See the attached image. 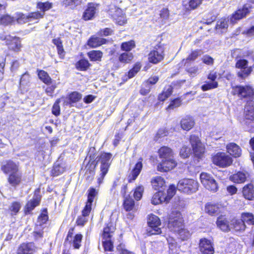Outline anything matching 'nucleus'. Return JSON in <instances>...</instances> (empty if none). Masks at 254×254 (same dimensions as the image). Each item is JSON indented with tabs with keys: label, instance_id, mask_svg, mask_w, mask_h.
Wrapping results in <instances>:
<instances>
[{
	"label": "nucleus",
	"instance_id": "nucleus-59",
	"mask_svg": "<svg viewBox=\"0 0 254 254\" xmlns=\"http://www.w3.org/2000/svg\"><path fill=\"white\" fill-rule=\"evenodd\" d=\"M63 4L65 6H70L73 8L79 3V0H63Z\"/></svg>",
	"mask_w": 254,
	"mask_h": 254
},
{
	"label": "nucleus",
	"instance_id": "nucleus-44",
	"mask_svg": "<svg viewBox=\"0 0 254 254\" xmlns=\"http://www.w3.org/2000/svg\"><path fill=\"white\" fill-rule=\"evenodd\" d=\"M90 65L89 62L85 59L81 60L76 64V67L80 70H87Z\"/></svg>",
	"mask_w": 254,
	"mask_h": 254
},
{
	"label": "nucleus",
	"instance_id": "nucleus-17",
	"mask_svg": "<svg viewBox=\"0 0 254 254\" xmlns=\"http://www.w3.org/2000/svg\"><path fill=\"white\" fill-rule=\"evenodd\" d=\"M1 170L5 174L8 175L20 171L18 165L10 160L3 163L1 166Z\"/></svg>",
	"mask_w": 254,
	"mask_h": 254
},
{
	"label": "nucleus",
	"instance_id": "nucleus-36",
	"mask_svg": "<svg viewBox=\"0 0 254 254\" xmlns=\"http://www.w3.org/2000/svg\"><path fill=\"white\" fill-rule=\"evenodd\" d=\"M151 183L155 190H159L160 189L162 188L164 186L165 181L163 178L157 176L152 179Z\"/></svg>",
	"mask_w": 254,
	"mask_h": 254
},
{
	"label": "nucleus",
	"instance_id": "nucleus-24",
	"mask_svg": "<svg viewBox=\"0 0 254 254\" xmlns=\"http://www.w3.org/2000/svg\"><path fill=\"white\" fill-rule=\"evenodd\" d=\"M95 151V148H90L89 151L88 156H89L90 160H89L88 163L87 164L85 169L86 172L89 171V174L91 176L94 175V170L95 168V160L96 156L93 154Z\"/></svg>",
	"mask_w": 254,
	"mask_h": 254
},
{
	"label": "nucleus",
	"instance_id": "nucleus-5",
	"mask_svg": "<svg viewBox=\"0 0 254 254\" xmlns=\"http://www.w3.org/2000/svg\"><path fill=\"white\" fill-rule=\"evenodd\" d=\"M235 66L240 69L237 72L238 77L242 80L246 79L252 73L253 68L248 66V62L246 60L240 59L237 61Z\"/></svg>",
	"mask_w": 254,
	"mask_h": 254
},
{
	"label": "nucleus",
	"instance_id": "nucleus-57",
	"mask_svg": "<svg viewBox=\"0 0 254 254\" xmlns=\"http://www.w3.org/2000/svg\"><path fill=\"white\" fill-rule=\"evenodd\" d=\"M82 239V236L81 234H76L73 240V246L75 249H79L80 247V243Z\"/></svg>",
	"mask_w": 254,
	"mask_h": 254
},
{
	"label": "nucleus",
	"instance_id": "nucleus-35",
	"mask_svg": "<svg viewBox=\"0 0 254 254\" xmlns=\"http://www.w3.org/2000/svg\"><path fill=\"white\" fill-rule=\"evenodd\" d=\"M60 105L65 107L69 106V103L68 102L67 98H61L56 101L53 106L52 111H60Z\"/></svg>",
	"mask_w": 254,
	"mask_h": 254
},
{
	"label": "nucleus",
	"instance_id": "nucleus-64",
	"mask_svg": "<svg viewBox=\"0 0 254 254\" xmlns=\"http://www.w3.org/2000/svg\"><path fill=\"white\" fill-rule=\"evenodd\" d=\"M167 240L169 249L173 251L176 248L177 245L176 240L172 237H169Z\"/></svg>",
	"mask_w": 254,
	"mask_h": 254
},
{
	"label": "nucleus",
	"instance_id": "nucleus-40",
	"mask_svg": "<svg viewBox=\"0 0 254 254\" xmlns=\"http://www.w3.org/2000/svg\"><path fill=\"white\" fill-rule=\"evenodd\" d=\"M52 6V3L48 1L45 2H38L37 3L36 7L40 10V11H39L40 12H43V16H44L45 11L51 8Z\"/></svg>",
	"mask_w": 254,
	"mask_h": 254
},
{
	"label": "nucleus",
	"instance_id": "nucleus-18",
	"mask_svg": "<svg viewBox=\"0 0 254 254\" xmlns=\"http://www.w3.org/2000/svg\"><path fill=\"white\" fill-rule=\"evenodd\" d=\"M177 165L173 159L162 160L157 167L158 170L160 172H168L174 168Z\"/></svg>",
	"mask_w": 254,
	"mask_h": 254
},
{
	"label": "nucleus",
	"instance_id": "nucleus-52",
	"mask_svg": "<svg viewBox=\"0 0 254 254\" xmlns=\"http://www.w3.org/2000/svg\"><path fill=\"white\" fill-rule=\"evenodd\" d=\"M38 74L39 78L44 83L48 84L51 82V79L46 71L40 70Z\"/></svg>",
	"mask_w": 254,
	"mask_h": 254
},
{
	"label": "nucleus",
	"instance_id": "nucleus-32",
	"mask_svg": "<svg viewBox=\"0 0 254 254\" xmlns=\"http://www.w3.org/2000/svg\"><path fill=\"white\" fill-rule=\"evenodd\" d=\"M142 168V164L141 161L137 162L132 170L130 175L129 176V182H131L135 180L137 176L139 175L140 171Z\"/></svg>",
	"mask_w": 254,
	"mask_h": 254
},
{
	"label": "nucleus",
	"instance_id": "nucleus-25",
	"mask_svg": "<svg viewBox=\"0 0 254 254\" xmlns=\"http://www.w3.org/2000/svg\"><path fill=\"white\" fill-rule=\"evenodd\" d=\"M249 177V174L247 172H238V173L233 174L230 176V180L235 183H244L247 178Z\"/></svg>",
	"mask_w": 254,
	"mask_h": 254
},
{
	"label": "nucleus",
	"instance_id": "nucleus-26",
	"mask_svg": "<svg viewBox=\"0 0 254 254\" xmlns=\"http://www.w3.org/2000/svg\"><path fill=\"white\" fill-rule=\"evenodd\" d=\"M107 40L93 36L87 41V45L92 48H95L106 43Z\"/></svg>",
	"mask_w": 254,
	"mask_h": 254
},
{
	"label": "nucleus",
	"instance_id": "nucleus-46",
	"mask_svg": "<svg viewBox=\"0 0 254 254\" xmlns=\"http://www.w3.org/2000/svg\"><path fill=\"white\" fill-rule=\"evenodd\" d=\"M132 59L133 55L131 53H124L122 54L119 58L120 62L123 63H128Z\"/></svg>",
	"mask_w": 254,
	"mask_h": 254
},
{
	"label": "nucleus",
	"instance_id": "nucleus-56",
	"mask_svg": "<svg viewBox=\"0 0 254 254\" xmlns=\"http://www.w3.org/2000/svg\"><path fill=\"white\" fill-rule=\"evenodd\" d=\"M141 65L140 63H136L133 67L129 71L128 76L129 78L133 77L140 70Z\"/></svg>",
	"mask_w": 254,
	"mask_h": 254
},
{
	"label": "nucleus",
	"instance_id": "nucleus-37",
	"mask_svg": "<svg viewBox=\"0 0 254 254\" xmlns=\"http://www.w3.org/2000/svg\"><path fill=\"white\" fill-rule=\"evenodd\" d=\"M87 55L91 61H101L103 53L100 51L93 50L88 52Z\"/></svg>",
	"mask_w": 254,
	"mask_h": 254
},
{
	"label": "nucleus",
	"instance_id": "nucleus-12",
	"mask_svg": "<svg viewBox=\"0 0 254 254\" xmlns=\"http://www.w3.org/2000/svg\"><path fill=\"white\" fill-rule=\"evenodd\" d=\"M108 12L118 24L123 25L126 23V17L121 8L113 6L109 10Z\"/></svg>",
	"mask_w": 254,
	"mask_h": 254
},
{
	"label": "nucleus",
	"instance_id": "nucleus-33",
	"mask_svg": "<svg viewBox=\"0 0 254 254\" xmlns=\"http://www.w3.org/2000/svg\"><path fill=\"white\" fill-rule=\"evenodd\" d=\"M217 226L220 228L223 231H227L230 230V227L228 221L223 216L219 217L217 220Z\"/></svg>",
	"mask_w": 254,
	"mask_h": 254
},
{
	"label": "nucleus",
	"instance_id": "nucleus-60",
	"mask_svg": "<svg viewBox=\"0 0 254 254\" xmlns=\"http://www.w3.org/2000/svg\"><path fill=\"white\" fill-rule=\"evenodd\" d=\"M176 191V187L174 185H171L167 190V195L165 194V197H167V199L166 200V202L174 195Z\"/></svg>",
	"mask_w": 254,
	"mask_h": 254
},
{
	"label": "nucleus",
	"instance_id": "nucleus-42",
	"mask_svg": "<svg viewBox=\"0 0 254 254\" xmlns=\"http://www.w3.org/2000/svg\"><path fill=\"white\" fill-rule=\"evenodd\" d=\"M219 210L218 205L212 203H207L205 205V211L210 215L217 213Z\"/></svg>",
	"mask_w": 254,
	"mask_h": 254
},
{
	"label": "nucleus",
	"instance_id": "nucleus-23",
	"mask_svg": "<svg viewBox=\"0 0 254 254\" xmlns=\"http://www.w3.org/2000/svg\"><path fill=\"white\" fill-rule=\"evenodd\" d=\"M98 191L94 188H90L88 190L87 201L84 207V213H87L89 212V209H92V205L93 200L97 195Z\"/></svg>",
	"mask_w": 254,
	"mask_h": 254
},
{
	"label": "nucleus",
	"instance_id": "nucleus-30",
	"mask_svg": "<svg viewBox=\"0 0 254 254\" xmlns=\"http://www.w3.org/2000/svg\"><path fill=\"white\" fill-rule=\"evenodd\" d=\"M194 125V122L193 119L190 117L183 118L181 122V127L184 130H190Z\"/></svg>",
	"mask_w": 254,
	"mask_h": 254
},
{
	"label": "nucleus",
	"instance_id": "nucleus-27",
	"mask_svg": "<svg viewBox=\"0 0 254 254\" xmlns=\"http://www.w3.org/2000/svg\"><path fill=\"white\" fill-rule=\"evenodd\" d=\"M230 226L236 231L243 232L245 230L246 226L244 223L242 218H234L231 221Z\"/></svg>",
	"mask_w": 254,
	"mask_h": 254
},
{
	"label": "nucleus",
	"instance_id": "nucleus-34",
	"mask_svg": "<svg viewBox=\"0 0 254 254\" xmlns=\"http://www.w3.org/2000/svg\"><path fill=\"white\" fill-rule=\"evenodd\" d=\"M173 87L171 85L166 86L162 93L158 95V99L160 101H164L168 98L173 92Z\"/></svg>",
	"mask_w": 254,
	"mask_h": 254
},
{
	"label": "nucleus",
	"instance_id": "nucleus-63",
	"mask_svg": "<svg viewBox=\"0 0 254 254\" xmlns=\"http://www.w3.org/2000/svg\"><path fill=\"white\" fill-rule=\"evenodd\" d=\"M48 219L47 211L43 212L38 218V222L41 225L45 224Z\"/></svg>",
	"mask_w": 254,
	"mask_h": 254
},
{
	"label": "nucleus",
	"instance_id": "nucleus-39",
	"mask_svg": "<svg viewBox=\"0 0 254 254\" xmlns=\"http://www.w3.org/2000/svg\"><path fill=\"white\" fill-rule=\"evenodd\" d=\"M40 199L38 197L33 198V199L28 201L25 206L26 213H29L32 211L36 206L39 204Z\"/></svg>",
	"mask_w": 254,
	"mask_h": 254
},
{
	"label": "nucleus",
	"instance_id": "nucleus-13",
	"mask_svg": "<svg viewBox=\"0 0 254 254\" xmlns=\"http://www.w3.org/2000/svg\"><path fill=\"white\" fill-rule=\"evenodd\" d=\"M0 39L5 41L6 44L10 50L18 51L21 48V42L19 38L10 35L1 36Z\"/></svg>",
	"mask_w": 254,
	"mask_h": 254
},
{
	"label": "nucleus",
	"instance_id": "nucleus-19",
	"mask_svg": "<svg viewBox=\"0 0 254 254\" xmlns=\"http://www.w3.org/2000/svg\"><path fill=\"white\" fill-rule=\"evenodd\" d=\"M250 6L249 4H245L242 9H239L232 15L230 18L232 23H234L237 20L244 17L250 12Z\"/></svg>",
	"mask_w": 254,
	"mask_h": 254
},
{
	"label": "nucleus",
	"instance_id": "nucleus-10",
	"mask_svg": "<svg viewBox=\"0 0 254 254\" xmlns=\"http://www.w3.org/2000/svg\"><path fill=\"white\" fill-rule=\"evenodd\" d=\"M202 184L208 190L215 192L218 190V185L215 180L209 174L202 173L200 175Z\"/></svg>",
	"mask_w": 254,
	"mask_h": 254
},
{
	"label": "nucleus",
	"instance_id": "nucleus-58",
	"mask_svg": "<svg viewBox=\"0 0 254 254\" xmlns=\"http://www.w3.org/2000/svg\"><path fill=\"white\" fill-rule=\"evenodd\" d=\"M190 154V149L187 146H184L180 150V155L183 158L188 157Z\"/></svg>",
	"mask_w": 254,
	"mask_h": 254
},
{
	"label": "nucleus",
	"instance_id": "nucleus-9",
	"mask_svg": "<svg viewBox=\"0 0 254 254\" xmlns=\"http://www.w3.org/2000/svg\"><path fill=\"white\" fill-rule=\"evenodd\" d=\"M190 141L194 155L198 158H201L204 153L205 147L199 137L194 135H190Z\"/></svg>",
	"mask_w": 254,
	"mask_h": 254
},
{
	"label": "nucleus",
	"instance_id": "nucleus-55",
	"mask_svg": "<svg viewBox=\"0 0 254 254\" xmlns=\"http://www.w3.org/2000/svg\"><path fill=\"white\" fill-rule=\"evenodd\" d=\"M20 204L18 202H14L9 206V210L12 215L16 214L20 210Z\"/></svg>",
	"mask_w": 254,
	"mask_h": 254
},
{
	"label": "nucleus",
	"instance_id": "nucleus-6",
	"mask_svg": "<svg viewBox=\"0 0 254 254\" xmlns=\"http://www.w3.org/2000/svg\"><path fill=\"white\" fill-rule=\"evenodd\" d=\"M115 230V228L112 224H108L106 227L104 228L103 238L104 241L103 242V245L106 251H112L113 250V246L111 238Z\"/></svg>",
	"mask_w": 254,
	"mask_h": 254
},
{
	"label": "nucleus",
	"instance_id": "nucleus-41",
	"mask_svg": "<svg viewBox=\"0 0 254 254\" xmlns=\"http://www.w3.org/2000/svg\"><path fill=\"white\" fill-rule=\"evenodd\" d=\"M91 208L89 209V212L87 213H84V208L82 211V215L79 216L76 220V224L78 226H83L88 221L87 216H89L91 211Z\"/></svg>",
	"mask_w": 254,
	"mask_h": 254
},
{
	"label": "nucleus",
	"instance_id": "nucleus-43",
	"mask_svg": "<svg viewBox=\"0 0 254 254\" xmlns=\"http://www.w3.org/2000/svg\"><path fill=\"white\" fill-rule=\"evenodd\" d=\"M81 94L77 92H73L71 93L69 95V99H67L68 100V102L69 103V105L68 106H71V104L72 103H76L77 102L81 99Z\"/></svg>",
	"mask_w": 254,
	"mask_h": 254
},
{
	"label": "nucleus",
	"instance_id": "nucleus-3",
	"mask_svg": "<svg viewBox=\"0 0 254 254\" xmlns=\"http://www.w3.org/2000/svg\"><path fill=\"white\" fill-rule=\"evenodd\" d=\"M177 188L179 191L184 193H192L198 190V183L192 179H184L179 182Z\"/></svg>",
	"mask_w": 254,
	"mask_h": 254
},
{
	"label": "nucleus",
	"instance_id": "nucleus-14",
	"mask_svg": "<svg viewBox=\"0 0 254 254\" xmlns=\"http://www.w3.org/2000/svg\"><path fill=\"white\" fill-rule=\"evenodd\" d=\"M99 5V4L94 2L88 3L83 13L82 18L86 21L93 19L98 12Z\"/></svg>",
	"mask_w": 254,
	"mask_h": 254
},
{
	"label": "nucleus",
	"instance_id": "nucleus-48",
	"mask_svg": "<svg viewBox=\"0 0 254 254\" xmlns=\"http://www.w3.org/2000/svg\"><path fill=\"white\" fill-rule=\"evenodd\" d=\"M180 239L183 241L187 240L191 236V233L188 230L184 229V227L177 233Z\"/></svg>",
	"mask_w": 254,
	"mask_h": 254
},
{
	"label": "nucleus",
	"instance_id": "nucleus-47",
	"mask_svg": "<svg viewBox=\"0 0 254 254\" xmlns=\"http://www.w3.org/2000/svg\"><path fill=\"white\" fill-rule=\"evenodd\" d=\"M65 171V168L63 165L55 164L52 170V174L54 176H59L63 173Z\"/></svg>",
	"mask_w": 254,
	"mask_h": 254
},
{
	"label": "nucleus",
	"instance_id": "nucleus-54",
	"mask_svg": "<svg viewBox=\"0 0 254 254\" xmlns=\"http://www.w3.org/2000/svg\"><path fill=\"white\" fill-rule=\"evenodd\" d=\"M218 87L217 82H207L201 86V89L203 91H207L211 89L215 88Z\"/></svg>",
	"mask_w": 254,
	"mask_h": 254
},
{
	"label": "nucleus",
	"instance_id": "nucleus-31",
	"mask_svg": "<svg viewBox=\"0 0 254 254\" xmlns=\"http://www.w3.org/2000/svg\"><path fill=\"white\" fill-rule=\"evenodd\" d=\"M243 193L244 197L248 200H251L254 197V187L251 184L246 185L243 190Z\"/></svg>",
	"mask_w": 254,
	"mask_h": 254
},
{
	"label": "nucleus",
	"instance_id": "nucleus-51",
	"mask_svg": "<svg viewBox=\"0 0 254 254\" xmlns=\"http://www.w3.org/2000/svg\"><path fill=\"white\" fill-rule=\"evenodd\" d=\"M135 43L133 41L123 43L121 45V49L123 51H129L135 47Z\"/></svg>",
	"mask_w": 254,
	"mask_h": 254
},
{
	"label": "nucleus",
	"instance_id": "nucleus-20",
	"mask_svg": "<svg viewBox=\"0 0 254 254\" xmlns=\"http://www.w3.org/2000/svg\"><path fill=\"white\" fill-rule=\"evenodd\" d=\"M22 180V174L20 171L13 174H10L7 178L9 185L13 187L19 186Z\"/></svg>",
	"mask_w": 254,
	"mask_h": 254
},
{
	"label": "nucleus",
	"instance_id": "nucleus-7",
	"mask_svg": "<svg viewBox=\"0 0 254 254\" xmlns=\"http://www.w3.org/2000/svg\"><path fill=\"white\" fill-rule=\"evenodd\" d=\"M112 156L111 153H103L100 156L98 161H100L101 164L100 167L101 173L100 174L101 177L98 179L99 183L101 182L108 171Z\"/></svg>",
	"mask_w": 254,
	"mask_h": 254
},
{
	"label": "nucleus",
	"instance_id": "nucleus-28",
	"mask_svg": "<svg viewBox=\"0 0 254 254\" xmlns=\"http://www.w3.org/2000/svg\"><path fill=\"white\" fill-rule=\"evenodd\" d=\"M158 153L160 158L162 160L173 159L172 150L169 147L166 146L161 147L158 151Z\"/></svg>",
	"mask_w": 254,
	"mask_h": 254
},
{
	"label": "nucleus",
	"instance_id": "nucleus-49",
	"mask_svg": "<svg viewBox=\"0 0 254 254\" xmlns=\"http://www.w3.org/2000/svg\"><path fill=\"white\" fill-rule=\"evenodd\" d=\"M124 204L125 209L127 211H130L133 208L134 202L132 198L126 197L125 198Z\"/></svg>",
	"mask_w": 254,
	"mask_h": 254
},
{
	"label": "nucleus",
	"instance_id": "nucleus-1",
	"mask_svg": "<svg viewBox=\"0 0 254 254\" xmlns=\"http://www.w3.org/2000/svg\"><path fill=\"white\" fill-rule=\"evenodd\" d=\"M233 92L234 95H237L241 98L248 99L250 100L248 103L251 106L250 109L246 111H254V102L252 99L254 96V89L250 85L236 86L233 87Z\"/></svg>",
	"mask_w": 254,
	"mask_h": 254
},
{
	"label": "nucleus",
	"instance_id": "nucleus-53",
	"mask_svg": "<svg viewBox=\"0 0 254 254\" xmlns=\"http://www.w3.org/2000/svg\"><path fill=\"white\" fill-rule=\"evenodd\" d=\"M143 191L144 188L143 186H139L138 187H136L133 193L134 198L136 200H140L142 197Z\"/></svg>",
	"mask_w": 254,
	"mask_h": 254
},
{
	"label": "nucleus",
	"instance_id": "nucleus-4",
	"mask_svg": "<svg viewBox=\"0 0 254 254\" xmlns=\"http://www.w3.org/2000/svg\"><path fill=\"white\" fill-rule=\"evenodd\" d=\"M43 17V12H40L39 11L30 12L28 14L18 13L16 20L17 22L20 24L27 22L37 23Z\"/></svg>",
	"mask_w": 254,
	"mask_h": 254
},
{
	"label": "nucleus",
	"instance_id": "nucleus-2",
	"mask_svg": "<svg viewBox=\"0 0 254 254\" xmlns=\"http://www.w3.org/2000/svg\"><path fill=\"white\" fill-rule=\"evenodd\" d=\"M184 220L179 212H173L170 215L168 228L170 231L178 233L184 227Z\"/></svg>",
	"mask_w": 254,
	"mask_h": 254
},
{
	"label": "nucleus",
	"instance_id": "nucleus-62",
	"mask_svg": "<svg viewBox=\"0 0 254 254\" xmlns=\"http://www.w3.org/2000/svg\"><path fill=\"white\" fill-rule=\"evenodd\" d=\"M30 75L27 72H25L22 74L20 81V84L21 85H26L29 82Z\"/></svg>",
	"mask_w": 254,
	"mask_h": 254
},
{
	"label": "nucleus",
	"instance_id": "nucleus-11",
	"mask_svg": "<svg viewBox=\"0 0 254 254\" xmlns=\"http://www.w3.org/2000/svg\"><path fill=\"white\" fill-rule=\"evenodd\" d=\"M147 223L149 227L147 231L150 235L158 234L161 233V229L159 227L161 224V222L157 216L154 215H150Z\"/></svg>",
	"mask_w": 254,
	"mask_h": 254
},
{
	"label": "nucleus",
	"instance_id": "nucleus-38",
	"mask_svg": "<svg viewBox=\"0 0 254 254\" xmlns=\"http://www.w3.org/2000/svg\"><path fill=\"white\" fill-rule=\"evenodd\" d=\"M242 218L244 224L246 223L248 225H254V215L249 212H244L241 214Z\"/></svg>",
	"mask_w": 254,
	"mask_h": 254
},
{
	"label": "nucleus",
	"instance_id": "nucleus-15",
	"mask_svg": "<svg viewBox=\"0 0 254 254\" xmlns=\"http://www.w3.org/2000/svg\"><path fill=\"white\" fill-rule=\"evenodd\" d=\"M164 56L163 48L161 47H158L149 54L148 60L150 63L157 64L163 59Z\"/></svg>",
	"mask_w": 254,
	"mask_h": 254
},
{
	"label": "nucleus",
	"instance_id": "nucleus-45",
	"mask_svg": "<svg viewBox=\"0 0 254 254\" xmlns=\"http://www.w3.org/2000/svg\"><path fill=\"white\" fill-rule=\"evenodd\" d=\"M229 19L227 18H222L217 21L216 25L217 30H226L228 27Z\"/></svg>",
	"mask_w": 254,
	"mask_h": 254
},
{
	"label": "nucleus",
	"instance_id": "nucleus-50",
	"mask_svg": "<svg viewBox=\"0 0 254 254\" xmlns=\"http://www.w3.org/2000/svg\"><path fill=\"white\" fill-rule=\"evenodd\" d=\"M14 21V18L9 15H2L0 18V23L2 25H7Z\"/></svg>",
	"mask_w": 254,
	"mask_h": 254
},
{
	"label": "nucleus",
	"instance_id": "nucleus-29",
	"mask_svg": "<svg viewBox=\"0 0 254 254\" xmlns=\"http://www.w3.org/2000/svg\"><path fill=\"white\" fill-rule=\"evenodd\" d=\"M167 197H165V194L163 191L159 190L157 192L155 193L152 199L151 203L154 205L159 204L163 202H166Z\"/></svg>",
	"mask_w": 254,
	"mask_h": 254
},
{
	"label": "nucleus",
	"instance_id": "nucleus-21",
	"mask_svg": "<svg viewBox=\"0 0 254 254\" xmlns=\"http://www.w3.org/2000/svg\"><path fill=\"white\" fill-rule=\"evenodd\" d=\"M35 251L36 247L33 243H23L19 247L17 254H33Z\"/></svg>",
	"mask_w": 254,
	"mask_h": 254
},
{
	"label": "nucleus",
	"instance_id": "nucleus-22",
	"mask_svg": "<svg viewBox=\"0 0 254 254\" xmlns=\"http://www.w3.org/2000/svg\"><path fill=\"white\" fill-rule=\"evenodd\" d=\"M227 152L235 158L239 157L242 154L241 147L235 143L231 142L226 145Z\"/></svg>",
	"mask_w": 254,
	"mask_h": 254
},
{
	"label": "nucleus",
	"instance_id": "nucleus-16",
	"mask_svg": "<svg viewBox=\"0 0 254 254\" xmlns=\"http://www.w3.org/2000/svg\"><path fill=\"white\" fill-rule=\"evenodd\" d=\"M199 248L201 254H213L214 252L212 243L205 238L200 239Z\"/></svg>",
	"mask_w": 254,
	"mask_h": 254
},
{
	"label": "nucleus",
	"instance_id": "nucleus-61",
	"mask_svg": "<svg viewBox=\"0 0 254 254\" xmlns=\"http://www.w3.org/2000/svg\"><path fill=\"white\" fill-rule=\"evenodd\" d=\"M181 104V101L180 99L177 98L173 100L170 105L168 106L167 109L169 110H174L176 108L180 106Z\"/></svg>",
	"mask_w": 254,
	"mask_h": 254
},
{
	"label": "nucleus",
	"instance_id": "nucleus-8",
	"mask_svg": "<svg viewBox=\"0 0 254 254\" xmlns=\"http://www.w3.org/2000/svg\"><path fill=\"white\" fill-rule=\"evenodd\" d=\"M213 162L222 168H225L231 165L233 162L232 158L224 152H219L212 158Z\"/></svg>",
	"mask_w": 254,
	"mask_h": 254
}]
</instances>
